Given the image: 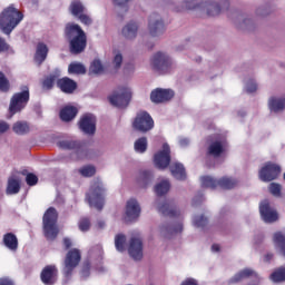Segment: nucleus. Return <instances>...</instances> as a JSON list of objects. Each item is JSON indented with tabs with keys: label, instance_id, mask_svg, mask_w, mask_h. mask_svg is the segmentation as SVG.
I'll use <instances>...</instances> for the list:
<instances>
[{
	"label": "nucleus",
	"instance_id": "1",
	"mask_svg": "<svg viewBox=\"0 0 285 285\" xmlns=\"http://www.w3.org/2000/svg\"><path fill=\"white\" fill-rule=\"evenodd\" d=\"M65 37L69 42L71 55H81L88 46V36L81 26L75 22H68L65 27Z\"/></svg>",
	"mask_w": 285,
	"mask_h": 285
},
{
	"label": "nucleus",
	"instance_id": "2",
	"mask_svg": "<svg viewBox=\"0 0 285 285\" xmlns=\"http://www.w3.org/2000/svg\"><path fill=\"white\" fill-rule=\"evenodd\" d=\"M198 8H206L208 17H217L223 10L230 8L228 0H219L217 2L202 0H185L181 7L176 8V12H186L188 10H198Z\"/></svg>",
	"mask_w": 285,
	"mask_h": 285
},
{
	"label": "nucleus",
	"instance_id": "3",
	"mask_svg": "<svg viewBox=\"0 0 285 285\" xmlns=\"http://www.w3.org/2000/svg\"><path fill=\"white\" fill-rule=\"evenodd\" d=\"M21 21H23V13L19 11L14 4H10L0 13V30L10 37L12 30H14Z\"/></svg>",
	"mask_w": 285,
	"mask_h": 285
},
{
	"label": "nucleus",
	"instance_id": "4",
	"mask_svg": "<svg viewBox=\"0 0 285 285\" xmlns=\"http://www.w3.org/2000/svg\"><path fill=\"white\" fill-rule=\"evenodd\" d=\"M59 214L55 207H49L42 217L43 235L47 242H55L59 237V226L57 222Z\"/></svg>",
	"mask_w": 285,
	"mask_h": 285
},
{
	"label": "nucleus",
	"instance_id": "5",
	"mask_svg": "<svg viewBox=\"0 0 285 285\" xmlns=\"http://www.w3.org/2000/svg\"><path fill=\"white\" fill-rule=\"evenodd\" d=\"M19 92L12 95L10 102H9V119L14 117L21 110H24L26 106L30 101V87L21 86Z\"/></svg>",
	"mask_w": 285,
	"mask_h": 285
},
{
	"label": "nucleus",
	"instance_id": "6",
	"mask_svg": "<svg viewBox=\"0 0 285 285\" xmlns=\"http://www.w3.org/2000/svg\"><path fill=\"white\" fill-rule=\"evenodd\" d=\"M106 189L104 188V184L101 181H95L89 189V193L86 195V199L89 206H94L97 210H104V206L106 204Z\"/></svg>",
	"mask_w": 285,
	"mask_h": 285
},
{
	"label": "nucleus",
	"instance_id": "7",
	"mask_svg": "<svg viewBox=\"0 0 285 285\" xmlns=\"http://www.w3.org/2000/svg\"><path fill=\"white\" fill-rule=\"evenodd\" d=\"M81 264V250L78 248H71L66 254L62 267V275L65 279H70L75 268Z\"/></svg>",
	"mask_w": 285,
	"mask_h": 285
},
{
	"label": "nucleus",
	"instance_id": "8",
	"mask_svg": "<svg viewBox=\"0 0 285 285\" xmlns=\"http://www.w3.org/2000/svg\"><path fill=\"white\" fill-rule=\"evenodd\" d=\"M200 181L203 188H210L212 190H215L217 186L223 188V190H233V188L237 186V180L228 177H223L217 180L210 176H203Z\"/></svg>",
	"mask_w": 285,
	"mask_h": 285
},
{
	"label": "nucleus",
	"instance_id": "9",
	"mask_svg": "<svg viewBox=\"0 0 285 285\" xmlns=\"http://www.w3.org/2000/svg\"><path fill=\"white\" fill-rule=\"evenodd\" d=\"M131 126L137 132L146 134L155 128V120L148 111L141 110L136 114Z\"/></svg>",
	"mask_w": 285,
	"mask_h": 285
},
{
	"label": "nucleus",
	"instance_id": "10",
	"mask_svg": "<svg viewBox=\"0 0 285 285\" xmlns=\"http://www.w3.org/2000/svg\"><path fill=\"white\" fill-rule=\"evenodd\" d=\"M131 99L132 91H130L128 87H118V89L109 96L111 106H115L116 108H128Z\"/></svg>",
	"mask_w": 285,
	"mask_h": 285
},
{
	"label": "nucleus",
	"instance_id": "11",
	"mask_svg": "<svg viewBox=\"0 0 285 285\" xmlns=\"http://www.w3.org/2000/svg\"><path fill=\"white\" fill-rule=\"evenodd\" d=\"M282 174V167L275 163H266L258 171L261 181H274Z\"/></svg>",
	"mask_w": 285,
	"mask_h": 285
},
{
	"label": "nucleus",
	"instance_id": "12",
	"mask_svg": "<svg viewBox=\"0 0 285 285\" xmlns=\"http://www.w3.org/2000/svg\"><path fill=\"white\" fill-rule=\"evenodd\" d=\"M151 66L158 75H166V72H170L173 61L166 53L157 52L151 60Z\"/></svg>",
	"mask_w": 285,
	"mask_h": 285
},
{
	"label": "nucleus",
	"instance_id": "13",
	"mask_svg": "<svg viewBox=\"0 0 285 285\" xmlns=\"http://www.w3.org/2000/svg\"><path fill=\"white\" fill-rule=\"evenodd\" d=\"M170 146L165 142L163 149L154 155V164L159 170H166L170 166Z\"/></svg>",
	"mask_w": 285,
	"mask_h": 285
},
{
	"label": "nucleus",
	"instance_id": "14",
	"mask_svg": "<svg viewBox=\"0 0 285 285\" xmlns=\"http://www.w3.org/2000/svg\"><path fill=\"white\" fill-rule=\"evenodd\" d=\"M78 128L85 135H95L97 132V117L92 114H85L78 121Z\"/></svg>",
	"mask_w": 285,
	"mask_h": 285
},
{
	"label": "nucleus",
	"instance_id": "15",
	"mask_svg": "<svg viewBox=\"0 0 285 285\" xmlns=\"http://www.w3.org/2000/svg\"><path fill=\"white\" fill-rule=\"evenodd\" d=\"M58 148L61 150H76L77 155H83V157H88V150H86V144L73 140V139H65L57 142Z\"/></svg>",
	"mask_w": 285,
	"mask_h": 285
},
{
	"label": "nucleus",
	"instance_id": "16",
	"mask_svg": "<svg viewBox=\"0 0 285 285\" xmlns=\"http://www.w3.org/2000/svg\"><path fill=\"white\" fill-rule=\"evenodd\" d=\"M148 30L151 37H159V35H164L166 31L164 20H161V17H159L158 13H151L149 16Z\"/></svg>",
	"mask_w": 285,
	"mask_h": 285
},
{
	"label": "nucleus",
	"instance_id": "17",
	"mask_svg": "<svg viewBox=\"0 0 285 285\" xmlns=\"http://www.w3.org/2000/svg\"><path fill=\"white\" fill-rule=\"evenodd\" d=\"M59 277V269L56 265H47L40 273V279L45 285H55Z\"/></svg>",
	"mask_w": 285,
	"mask_h": 285
},
{
	"label": "nucleus",
	"instance_id": "18",
	"mask_svg": "<svg viewBox=\"0 0 285 285\" xmlns=\"http://www.w3.org/2000/svg\"><path fill=\"white\" fill-rule=\"evenodd\" d=\"M259 213L266 224H273V222H277V219H279L277 212L271 208V203L268 200H263L261 203Z\"/></svg>",
	"mask_w": 285,
	"mask_h": 285
},
{
	"label": "nucleus",
	"instance_id": "19",
	"mask_svg": "<svg viewBox=\"0 0 285 285\" xmlns=\"http://www.w3.org/2000/svg\"><path fill=\"white\" fill-rule=\"evenodd\" d=\"M128 253L132 259L139 262L144 257V242L139 237H131L129 242Z\"/></svg>",
	"mask_w": 285,
	"mask_h": 285
},
{
	"label": "nucleus",
	"instance_id": "20",
	"mask_svg": "<svg viewBox=\"0 0 285 285\" xmlns=\"http://www.w3.org/2000/svg\"><path fill=\"white\" fill-rule=\"evenodd\" d=\"M173 97H175V91L171 89L157 88L150 94V100L153 104H165V101H170Z\"/></svg>",
	"mask_w": 285,
	"mask_h": 285
},
{
	"label": "nucleus",
	"instance_id": "21",
	"mask_svg": "<svg viewBox=\"0 0 285 285\" xmlns=\"http://www.w3.org/2000/svg\"><path fill=\"white\" fill-rule=\"evenodd\" d=\"M139 215H141V207H139V203L135 198L129 199L126 205L127 222H134V219L139 218Z\"/></svg>",
	"mask_w": 285,
	"mask_h": 285
},
{
	"label": "nucleus",
	"instance_id": "22",
	"mask_svg": "<svg viewBox=\"0 0 285 285\" xmlns=\"http://www.w3.org/2000/svg\"><path fill=\"white\" fill-rule=\"evenodd\" d=\"M57 88H59L61 92H65V95H72V92L77 90V81L68 77L59 78L57 80Z\"/></svg>",
	"mask_w": 285,
	"mask_h": 285
},
{
	"label": "nucleus",
	"instance_id": "23",
	"mask_svg": "<svg viewBox=\"0 0 285 285\" xmlns=\"http://www.w3.org/2000/svg\"><path fill=\"white\" fill-rule=\"evenodd\" d=\"M158 212L164 215V217H179V209L175 206L173 202H165L158 206Z\"/></svg>",
	"mask_w": 285,
	"mask_h": 285
},
{
	"label": "nucleus",
	"instance_id": "24",
	"mask_svg": "<svg viewBox=\"0 0 285 285\" xmlns=\"http://www.w3.org/2000/svg\"><path fill=\"white\" fill-rule=\"evenodd\" d=\"M169 170L175 179L178 181H186V167L181 163H171L169 165Z\"/></svg>",
	"mask_w": 285,
	"mask_h": 285
},
{
	"label": "nucleus",
	"instance_id": "25",
	"mask_svg": "<svg viewBox=\"0 0 285 285\" xmlns=\"http://www.w3.org/2000/svg\"><path fill=\"white\" fill-rule=\"evenodd\" d=\"M207 157H214L217 159L218 157H222L224 155V144L219 140L213 141L206 153Z\"/></svg>",
	"mask_w": 285,
	"mask_h": 285
},
{
	"label": "nucleus",
	"instance_id": "26",
	"mask_svg": "<svg viewBox=\"0 0 285 285\" xmlns=\"http://www.w3.org/2000/svg\"><path fill=\"white\" fill-rule=\"evenodd\" d=\"M255 272L250 268H245L238 273H236L232 278L227 281L228 285L239 284V282H244V279H248V277H253Z\"/></svg>",
	"mask_w": 285,
	"mask_h": 285
},
{
	"label": "nucleus",
	"instance_id": "27",
	"mask_svg": "<svg viewBox=\"0 0 285 285\" xmlns=\"http://www.w3.org/2000/svg\"><path fill=\"white\" fill-rule=\"evenodd\" d=\"M48 46L43 42H39L36 48L35 61L38 66H41L46 59H48Z\"/></svg>",
	"mask_w": 285,
	"mask_h": 285
},
{
	"label": "nucleus",
	"instance_id": "28",
	"mask_svg": "<svg viewBox=\"0 0 285 285\" xmlns=\"http://www.w3.org/2000/svg\"><path fill=\"white\" fill-rule=\"evenodd\" d=\"M77 115H79V109L75 106H65L61 110H60V119L61 121H72V119H75V117H77Z\"/></svg>",
	"mask_w": 285,
	"mask_h": 285
},
{
	"label": "nucleus",
	"instance_id": "29",
	"mask_svg": "<svg viewBox=\"0 0 285 285\" xmlns=\"http://www.w3.org/2000/svg\"><path fill=\"white\" fill-rule=\"evenodd\" d=\"M2 242L6 248H8L9 250L17 252V249L19 248V239L17 238V235L12 233L4 234Z\"/></svg>",
	"mask_w": 285,
	"mask_h": 285
},
{
	"label": "nucleus",
	"instance_id": "30",
	"mask_svg": "<svg viewBox=\"0 0 285 285\" xmlns=\"http://www.w3.org/2000/svg\"><path fill=\"white\" fill-rule=\"evenodd\" d=\"M59 77H61L59 71H55L45 77L42 80L43 90H52V88H55V83L57 85V81H59Z\"/></svg>",
	"mask_w": 285,
	"mask_h": 285
},
{
	"label": "nucleus",
	"instance_id": "31",
	"mask_svg": "<svg viewBox=\"0 0 285 285\" xmlns=\"http://www.w3.org/2000/svg\"><path fill=\"white\" fill-rule=\"evenodd\" d=\"M69 12L72 14V17L78 18L83 12H86V6H83L81 0H72L69 6Z\"/></svg>",
	"mask_w": 285,
	"mask_h": 285
},
{
	"label": "nucleus",
	"instance_id": "32",
	"mask_svg": "<svg viewBox=\"0 0 285 285\" xmlns=\"http://www.w3.org/2000/svg\"><path fill=\"white\" fill-rule=\"evenodd\" d=\"M268 106L272 112H282L285 109V98L272 97L269 98Z\"/></svg>",
	"mask_w": 285,
	"mask_h": 285
},
{
	"label": "nucleus",
	"instance_id": "33",
	"mask_svg": "<svg viewBox=\"0 0 285 285\" xmlns=\"http://www.w3.org/2000/svg\"><path fill=\"white\" fill-rule=\"evenodd\" d=\"M137 30H139L137 22H129L122 28V35L126 39H135L137 37Z\"/></svg>",
	"mask_w": 285,
	"mask_h": 285
},
{
	"label": "nucleus",
	"instance_id": "34",
	"mask_svg": "<svg viewBox=\"0 0 285 285\" xmlns=\"http://www.w3.org/2000/svg\"><path fill=\"white\" fill-rule=\"evenodd\" d=\"M21 190V184L17 178H9L7 185V195H17Z\"/></svg>",
	"mask_w": 285,
	"mask_h": 285
},
{
	"label": "nucleus",
	"instance_id": "35",
	"mask_svg": "<svg viewBox=\"0 0 285 285\" xmlns=\"http://www.w3.org/2000/svg\"><path fill=\"white\" fill-rule=\"evenodd\" d=\"M273 243L276 248H279L282 255L285 257V235L282 232L274 234Z\"/></svg>",
	"mask_w": 285,
	"mask_h": 285
},
{
	"label": "nucleus",
	"instance_id": "36",
	"mask_svg": "<svg viewBox=\"0 0 285 285\" xmlns=\"http://www.w3.org/2000/svg\"><path fill=\"white\" fill-rule=\"evenodd\" d=\"M10 90H12V83L10 82L8 76H6V73L0 70V92L6 95Z\"/></svg>",
	"mask_w": 285,
	"mask_h": 285
},
{
	"label": "nucleus",
	"instance_id": "37",
	"mask_svg": "<svg viewBox=\"0 0 285 285\" xmlns=\"http://www.w3.org/2000/svg\"><path fill=\"white\" fill-rule=\"evenodd\" d=\"M150 181H153V171L142 170V171L139 173L138 184L142 188H146V186H148V184H150Z\"/></svg>",
	"mask_w": 285,
	"mask_h": 285
},
{
	"label": "nucleus",
	"instance_id": "38",
	"mask_svg": "<svg viewBox=\"0 0 285 285\" xmlns=\"http://www.w3.org/2000/svg\"><path fill=\"white\" fill-rule=\"evenodd\" d=\"M170 190V181L163 180L155 186V193L158 197H164Z\"/></svg>",
	"mask_w": 285,
	"mask_h": 285
},
{
	"label": "nucleus",
	"instance_id": "39",
	"mask_svg": "<svg viewBox=\"0 0 285 285\" xmlns=\"http://www.w3.org/2000/svg\"><path fill=\"white\" fill-rule=\"evenodd\" d=\"M12 130L16 135H28L30 132V126L28 122L17 121L13 124Z\"/></svg>",
	"mask_w": 285,
	"mask_h": 285
},
{
	"label": "nucleus",
	"instance_id": "40",
	"mask_svg": "<svg viewBox=\"0 0 285 285\" xmlns=\"http://www.w3.org/2000/svg\"><path fill=\"white\" fill-rule=\"evenodd\" d=\"M68 72L69 75H86V67L79 62H71Z\"/></svg>",
	"mask_w": 285,
	"mask_h": 285
},
{
	"label": "nucleus",
	"instance_id": "41",
	"mask_svg": "<svg viewBox=\"0 0 285 285\" xmlns=\"http://www.w3.org/2000/svg\"><path fill=\"white\" fill-rule=\"evenodd\" d=\"M134 148L136 153H146V150H148V138L146 137L138 138L134 144Z\"/></svg>",
	"mask_w": 285,
	"mask_h": 285
},
{
	"label": "nucleus",
	"instance_id": "42",
	"mask_svg": "<svg viewBox=\"0 0 285 285\" xmlns=\"http://www.w3.org/2000/svg\"><path fill=\"white\" fill-rule=\"evenodd\" d=\"M272 282L275 284H279V282H285V267L277 268L272 275H271Z\"/></svg>",
	"mask_w": 285,
	"mask_h": 285
},
{
	"label": "nucleus",
	"instance_id": "43",
	"mask_svg": "<svg viewBox=\"0 0 285 285\" xmlns=\"http://www.w3.org/2000/svg\"><path fill=\"white\" fill-rule=\"evenodd\" d=\"M115 246L119 253H124L126 250V235L118 234L115 237Z\"/></svg>",
	"mask_w": 285,
	"mask_h": 285
},
{
	"label": "nucleus",
	"instance_id": "44",
	"mask_svg": "<svg viewBox=\"0 0 285 285\" xmlns=\"http://www.w3.org/2000/svg\"><path fill=\"white\" fill-rule=\"evenodd\" d=\"M90 218L88 217H81L78 222V228L79 230H81V233H88V230H90Z\"/></svg>",
	"mask_w": 285,
	"mask_h": 285
},
{
	"label": "nucleus",
	"instance_id": "45",
	"mask_svg": "<svg viewBox=\"0 0 285 285\" xmlns=\"http://www.w3.org/2000/svg\"><path fill=\"white\" fill-rule=\"evenodd\" d=\"M194 226H196V228H204V227L208 226V218L204 215L195 216L194 217Z\"/></svg>",
	"mask_w": 285,
	"mask_h": 285
},
{
	"label": "nucleus",
	"instance_id": "46",
	"mask_svg": "<svg viewBox=\"0 0 285 285\" xmlns=\"http://www.w3.org/2000/svg\"><path fill=\"white\" fill-rule=\"evenodd\" d=\"M80 175H82V177H94V175H96L97 169L95 168V166H85L81 169H79Z\"/></svg>",
	"mask_w": 285,
	"mask_h": 285
},
{
	"label": "nucleus",
	"instance_id": "47",
	"mask_svg": "<svg viewBox=\"0 0 285 285\" xmlns=\"http://www.w3.org/2000/svg\"><path fill=\"white\" fill-rule=\"evenodd\" d=\"M161 230H165V233H170V235H174V233H181V230H184V224L178 223L174 227H171V226H163Z\"/></svg>",
	"mask_w": 285,
	"mask_h": 285
},
{
	"label": "nucleus",
	"instance_id": "48",
	"mask_svg": "<svg viewBox=\"0 0 285 285\" xmlns=\"http://www.w3.org/2000/svg\"><path fill=\"white\" fill-rule=\"evenodd\" d=\"M90 72L94 75H99V72H104V65H101V60H94L90 66Z\"/></svg>",
	"mask_w": 285,
	"mask_h": 285
},
{
	"label": "nucleus",
	"instance_id": "49",
	"mask_svg": "<svg viewBox=\"0 0 285 285\" xmlns=\"http://www.w3.org/2000/svg\"><path fill=\"white\" fill-rule=\"evenodd\" d=\"M269 193L274 195V197H282V185L277 183H271Z\"/></svg>",
	"mask_w": 285,
	"mask_h": 285
},
{
	"label": "nucleus",
	"instance_id": "50",
	"mask_svg": "<svg viewBox=\"0 0 285 285\" xmlns=\"http://www.w3.org/2000/svg\"><path fill=\"white\" fill-rule=\"evenodd\" d=\"M26 181L28 186H37V184H39V177L32 173H29L26 177Z\"/></svg>",
	"mask_w": 285,
	"mask_h": 285
},
{
	"label": "nucleus",
	"instance_id": "51",
	"mask_svg": "<svg viewBox=\"0 0 285 285\" xmlns=\"http://www.w3.org/2000/svg\"><path fill=\"white\" fill-rule=\"evenodd\" d=\"M77 19H79V21L82 22L83 26L92 24V18H90V16H88L86 12L80 13V16H78Z\"/></svg>",
	"mask_w": 285,
	"mask_h": 285
},
{
	"label": "nucleus",
	"instance_id": "52",
	"mask_svg": "<svg viewBox=\"0 0 285 285\" xmlns=\"http://www.w3.org/2000/svg\"><path fill=\"white\" fill-rule=\"evenodd\" d=\"M112 63H114V68L116 70H119V68H121V63H124V56H121V53H117L114 57Z\"/></svg>",
	"mask_w": 285,
	"mask_h": 285
},
{
	"label": "nucleus",
	"instance_id": "53",
	"mask_svg": "<svg viewBox=\"0 0 285 285\" xmlns=\"http://www.w3.org/2000/svg\"><path fill=\"white\" fill-rule=\"evenodd\" d=\"M81 275L82 277H90V263L88 261L82 264Z\"/></svg>",
	"mask_w": 285,
	"mask_h": 285
},
{
	"label": "nucleus",
	"instance_id": "54",
	"mask_svg": "<svg viewBox=\"0 0 285 285\" xmlns=\"http://www.w3.org/2000/svg\"><path fill=\"white\" fill-rule=\"evenodd\" d=\"M114 6H118V8H125V12H128V1L130 0H112Z\"/></svg>",
	"mask_w": 285,
	"mask_h": 285
},
{
	"label": "nucleus",
	"instance_id": "55",
	"mask_svg": "<svg viewBox=\"0 0 285 285\" xmlns=\"http://www.w3.org/2000/svg\"><path fill=\"white\" fill-rule=\"evenodd\" d=\"M10 50V45L6 41V39L0 37V53L1 52H8Z\"/></svg>",
	"mask_w": 285,
	"mask_h": 285
},
{
	"label": "nucleus",
	"instance_id": "56",
	"mask_svg": "<svg viewBox=\"0 0 285 285\" xmlns=\"http://www.w3.org/2000/svg\"><path fill=\"white\" fill-rule=\"evenodd\" d=\"M247 92H257V83L255 81H249L246 85Z\"/></svg>",
	"mask_w": 285,
	"mask_h": 285
},
{
	"label": "nucleus",
	"instance_id": "57",
	"mask_svg": "<svg viewBox=\"0 0 285 285\" xmlns=\"http://www.w3.org/2000/svg\"><path fill=\"white\" fill-rule=\"evenodd\" d=\"M8 130H10V125L4 120H0V135H3V132H8Z\"/></svg>",
	"mask_w": 285,
	"mask_h": 285
},
{
	"label": "nucleus",
	"instance_id": "58",
	"mask_svg": "<svg viewBox=\"0 0 285 285\" xmlns=\"http://www.w3.org/2000/svg\"><path fill=\"white\" fill-rule=\"evenodd\" d=\"M62 244H63L66 250H70V248H72V240L68 237H65L62 239Z\"/></svg>",
	"mask_w": 285,
	"mask_h": 285
},
{
	"label": "nucleus",
	"instance_id": "59",
	"mask_svg": "<svg viewBox=\"0 0 285 285\" xmlns=\"http://www.w3.org/2000/svg\"><path fill=\"white\" fill-rule=\"evenodd\" d=\"M0 285H14V281H12L8 277H1L0 278Z\"/></svg>",
	"mask_w": 285,
	"mask_h": 285
},
{
	"label": "nucleus",
	"instance_id": "60",
	"mask_svg": "<svg viewBox=\"0 0 285 285\" xmlns=\"http://www.w3.org/2000/svg\"><path fill=\"white\" fill-rule=\"evenodd\" d=\"M180 285H198L195 278H187Z\"/></svg>",
	"mask_w": 285,
	"mask_h": 285
},
{
	"label": "nucleus",
	"instance_id": "61",
	"mask_svg": "<svg viewBox=\"0 0 285 285\" xmlns=\"http://www.w3.org/2000/svg\"><path fill=\"white\" fill-rule=\"evenodd\" d=\"M204 202L203 196L195 197L191 202V206H197L198 204H202Z\"/></svg>",
	"mask_w": 285,
	"mask_h": 285
},
{
	"label": "nucleus",
	"instance_id": "62",
	"mask_svg": "<svg viewBox=\"0 0 285 285\" xmlns=\"http://www.w3.org/2000/svg\"><path fill=\"white\" fill-rule=\"evenodd\" d=\"M212 250L213 253H219V245L218 244L212 245Z\"/></svg>",
	"mask_w": 285,
	"mask_h": 285
},
{
	"label": "nucleus",
	"instance_id": "63",
	"mask_svg": "<svg viewBox=\"0 0 285 285\" xmlns=\"http://www.w3.org/2000/svg\"><path fill=\"white\" fill-rule=\"evenodd\" d=\"M271 259H273V254L265 255L264 262H271Z\"/></svg>",
	"mask_w": 285,
	"mask_h": 285
},
{
	"label": "nucleus",
	"instance_id": "64",
	"mask_svg": "<svg viewBox=\"0 0 285 285\" xmlns=\"http://www.w3.org/2000/svg\"><path fill=\"white\" fill-rule=\"evenodd\" d=\"M105 226H106V222H104V220H100L97 223L98 228H104Z\"/></svg>",
	"mask_w": 285,
	"mask_h": 285
}]
</instances>
